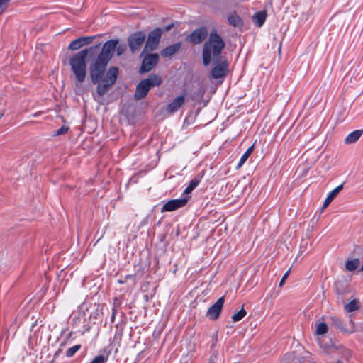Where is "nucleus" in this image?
<instances>
[{"label":"nucleus","mask_w":363,"mask_h":363,"mask_svg":"<svg viewBox=\"0 0 363 363\" xmlns=\"http://www.w3.org/2000/svg\"><path fill=\"white\" fill-rule=\"evenodd\" d=\"M211 69V76L215 79L225 77L228 74L229 64L226 60L219 61Z\"/></svg>","instance_id":"nucleus-11"},{"label":"nucleus","mask_w":363,"mask_h":363,"mask_svg":"<svg viewBox=\"0 0 363 363\" xmlns=\"http://www.w3.org/2000/svg\"><path fill=\"white\" fill-rule=\"evenodd\" d=\"M328 328L326 323H320L317 325L316 333L318 335H324L328 332Z\"/></svg>","instance_id":"nucleus-25"},{"label":"nucleus","mask_w":363,"mask_h":363,"mask_svg":"<svg viewBox=\"0 0 363 363\" xmlns=\"http://www.w3.org/2000/svg\"><path fill=\"white\" fill-rule=\"evenodd\" d=\"M253 150H254V145H252L250 147H248V149L246 150V152L242 155V156L241 157V158L237 165V167H236L237 169L240 168L245 163V162L249 158V157L250 156V155L252 154Z\"/></svg>","instance_id":"nucleus-20"},{"label":"nucleus","mask_w":363,"mask_h":363,"mask_svg":"<svg viewBox=\"0 0 363 363\" xmlns=\"http://www.w3.org/2000/svg\"><path fill=\"white\" fill-rule=\"evenodd\" d=\"M331 320V325L336 328H338L342 332L353 333L354 332V323L350 320V328H347V325L343 320L339 317L332 316L330 318Z\"/></svg>","instance_id":"nucleus-13"},{"label":"nucleus","mask_w":363,"mask_h":363,"mask_svg":"<svg viewBox=\"0 0 363 363\" xmlns=\"http://www.w3.org/2000/svg\"><path fill=\"white\" fill-rule=\"evenodd\" d=\"M11 0H0V13H3L8 7Z\"/></svg>","instance_id":"nucleus-29"},{"label":"nucleus","mask_w":363,"mask_h":363,"mask_svg":"<svg viewBox=\"0 0 363 363\" xmlns=\"http://www.w3.org/2000/svg\"><path fill=\"white\" fill-rule=\"evenodd\" d=\"M225 46V43L217 30L212 29L203 46V65L207 66L211 61L218 62L220 60V55Z\"/></svg>","instance_id":"nucleus-2"},{"label":"nucleus","mask_w":363,"mask_h":363,"mask_svg":"<svg viewBox=\"0 0 363 363\" xmlns=\"http://www.w3.org/2000/svg\"><path fill=\"white\" fill-rule=\"evenodd\" d=\"M162 83V77L157 74H151L147 79L141 80L135 87L134 99L136 101L144 99L154 87L160 86Z\"/></svg>","instance_id":"nucleus-4"},{"label":"nucleus","mask_w":363,"mask_h":363,"mask_svg":"<svg viewBox=\"0 0 363 363\" xmlns=\"http://www.w3.org/2000/svg\"><path fill=\"white\" fill-rule=\"evenodd\" d=\"M146 35L143 31L133 33L128 38V45L132 53L139 51L145 43Z\"/></svg>","instance_id":"nucleus-6"},{"label":"nucleus","mask_w":363,"mask_h":363,"mask_svg":"<svg viewBox=\"0 0 363 363\" xmlns=\"http://www.w3.org/2000/svg\"><path fill=\"white\" fill-rule=\"evenodd\" d=\"M181 47L182 43H176L163 49L161 52V55L163 57H170L178 52Z\"/></svg>","instance_id":"nucleus-15"},{"label":"nucleus","mask_w":363,"mask_h":363,"mask_svg":"<svg viewBox=\"0 0 363 363\" xmlns=\"http://www.w3.org/2000/svg\"><path fill=\"white\" fill-rule=\"evenodd\" d=\"M361 271H363V263H362V265L361 267Z\"/></svg>","instance_id":"nucleus-37"},{"label":"nucleus","mask_w":363,"mask_h":363,"mask_svg":"<svg viewBox=\"0 0 363 363\" xmlns=\"http://www.w3.org/2000/svg\"><path fill=\"white\" fill-rule=\"evenodd\" d=\"M99 45H96L89 48V49L82 50L70 57L69 65L73 74H74L76 80L79 84L83 83L86 79V58L88 55V53L99 48Z\"/></svg>","instance_id":"nucleus-3"},{"label":"nucleus","mask_w":363,"mask_h":363,"mask_svg":"<svg viewBox=\"0 0 363 363\" xmlns=\"http://www.w3.org/2000/svg\"><path fill=\"white\" fill-rule=\"evenodd\" d=\"M118 44V40L116 39L106 42L96 59L89 65L91 82L97 84L96 93L94 94V99L105 95L117 80L118 69L116 67H110L106 72V69Z\"/></svg>","instance_id":"nucleus-1"},{"label":"nucleus","mask_w":363,"mask_h":363,"mask_svg":"<svg viewBox=\"0 0 363 363\" xmlns=\"http://www.w3.org/2000/svg\"><path fill=\"white\" fill-rule=\"evenodd\" d=\"M95 38L94 36H84L72 40L69 45V49L71 50H77L83 45L89 44Z\"/></svg>","instance_id":"nucleus-14"},{"label":"nucleus","mask_w":363,"mask_h":363,"mask_svg":"<svg viewBox=\"0 0 363 363\" xmlns=\"http://www.w3.org/2000/svg\"><path fill=\"white\" fill-rule=\"evenodd\" d=\"M225 302L224 296L219 298L216 302L212 305L206 312V316L211 320H217L223 307Z\"/></svg>","instance_id":"nucleus-12"},{"label":"nucleus","mask_w":363,"mask_h":363,"mask_svg":"<svg viewBox=\"0 0 363 363\" xmlns=\"http://www.w3.org/2000/svg\"><path fill=\"white\" fill-rule=\"evenodd\" d=\"M125 49H126L125 44H121L118 47H116L118 55H122L125 52Z\"/></svg>","instance_id":"nucleus-30"},{"label":"nucleus","mask_w":363,"mask_h":363,"mask_svg":"<svg viewBox=\"0 0 363 363\" xmlns=\"http://www.w3.org/2000/svg\"><path fill=\"white\" fill-rule=\"evenodd\" d=\"M228 22L230 25L234 27L242 25V20L240 17L235 12L228 16Z\"/></svg>","instance_id":"nucleus-19"},{"label":"nucleus","mask_w":363,"mask_h":363,"mask_svg":"<svg viewBox=\"0 0 363 363\" xmlns=\"http://www.w3.org/2000/svg\"><path fill=\"white\" fill-rule=\"evenodd\" d=\"M107 360L103 355H98L94 357V359L90 363H105Z\"/></svg>","instance_id":"nucleus-28"},{"label":"nucleus","mask_w":363,"mask_h":363,"mask_svg":"<svg viewBox=\"0 0 363 363\" xmlns=\"http://www.w3.org/2000/svg\"><path fill=\"white\" fill-rule=\"evenodd\" d=\"M336 363H342L341 361H337Z\"/></svg>","instance_id":"nucleus-38"},{"label":"nucleus","mask_w":363,"mask_h":363,"mask_svg":"<svg viewBox=\"0 0 363 363\" xmlns=\"http://www.w3.org/2000/svg\"><path fill=\"white\" fill-rule=\"evenodd\" d=\"M363 133V130H357L350 133L345 139L346 144H351L357 142Z\"/></svg>","instance_id":"nucleus-18"},{"label":"nucleus","mask_w":363,"mask_h":363,"mask_svg":"<svg viewBox=\"0 0 363 363\" xmlns=\"http://www.w3.org/2000/svg\"><path fill=\"white\" fill-rule=\"evenodd\" d=\"M118 282H119L120 284H123V283L125 282V281H121V280H119V281H118Z\"/></svg>","instance_id":"nucleus-36"},{"label":"nucleus","mask_w":363,"mask_h":363,"mask_svg":"<svg viewBox=\"0 0 363 363\" xmlns=\"http://www.w3.org/2000/svg\"><path fill=\"white\" fill-rule=\"evenodd\" d=\"M218 335H217V333L214 335L213 337V341H212V345H211V347H215L216 343H217V341H218Z\"/></svg>","instance_id":"nucleus-32"},{"label":"nucleus","mask_w":363,"mask_h":363,"mask_svg":"<svg viewBox=\"0 0 363 363\" xmlns=\"http://www.w3.org/2000/svg\"><path fill=\"white\" fill-rule=\"evenodd\" d=\"M208 35L209 33L207 28L206 26H201L188 35L185 40L193 45H199L203 43Z\"/></svg>","instance_id":"nucleus-7"},{"label":"nucleus","mask_w":363,"mask_h":363,"mask_svg":"<svg viewBox=\"0 0 363 363\" xmlns=\"http://www.w3.org/2000/svg\"><path fill=\"white\" fill-rule=\"evenodd\" d=\"M69 130V127L66 125H62L60 128L57 129L54 134L55 136H58L61 135L65 134Z\"/></svg>","instance_id":"nucleus-27"},{"label":"nucleus","mask_w":363,"mask_h":363,"mask_svg":"<svg viewBox=\"0 0 363 363\" xmlns=\"http://www.w3.org/2000/svg\"><path fill=\"white\" fill-rule=\"evenodd\" d=\"M340 284H341V283H336V284H335L337 292L339 294H345V291H340V289H339V285Z\"/></svg>","instance_id":"nucleus-33"},{"label":"nucleus","mask_w":363,"mask_h":363,"mask_svg":"<svg viewBox=\"0 0 363 363\" xmlns=\"http://www.w3.org/2000/svg\"><path fill=\"white\" fill-rule=\"evenodd\" d=\"M134 278V276L132 275V274H130V275H127L125 277V279H133Z\"/></svg>","instance_id":"nucleus-35"},{"label":"nucleus","mask_w":363,"mask_h":363,"mask_svg":"<svg viewBox=\"0 0 363 363\" xmlns=\"http://www.w3.org/2000/svg\"><path fill=\"white\" fill-rule=\"evenodd\" d=\"M345 310L347 312H352L359 309L358 301L357 300H352L345 306Z\"/></svg>","instance_id":"nucleus-23"},{"label":"nucleus","mask_w":363,"mask_h":363,"mask_svg":"<svg viewBox=\"0 0 363 363\" xmlns=\"http://www.w3.org/2000/svg\"><path fill=\"white\" fill-rule=\"evenodd\" d=\"M290 273V270H288L284 274V276L282 277V279H281L280 282H279V286H282L283 284H284V281L285 280L287 279V277H289V274Z\"/></svg>","instance_id":"nucleus-31"},{"label":"nucleus","mask_w":363,"mask_h":363,"mask_svg":"<svg viewBox=\"0 0 363 363\" xmlns=\"http://www.w3.org/2000/svg\"><path fill=\"white\" fill-rule=\"evenodd\" d=\"M201 182V179L199 178H194L193 179L189 186L185 189L184 194H186V196H189V194L199 185V184Z\"/></svg>","instance_id":"nucleus-21"},{"label":"nucleus","mask_w":363,"mask_h":363,"mask_svg":"<svg viewBox=\"0 0 363 363\" xmlns=\"http://www.w3.org/2000/svg\"><path fill=\"white\" fill-rule=\"evenodd\" d=\"M247 315L246 311L242 307L238 312L235 313L232 316V320L233 322H238L242 320Z\"/></svg>","instance_id":"nucleus-24"},{"label":"nucleus","mask_w":363,"mask_h":363,"mask_svg":"<svg viewBox=\"0 0 363 363\" xmlns=\"http://www.w3.org/2000/svg\"><path fill=\"white\" fill-rule=\"evenodd\" d=\"M81 348V345H75L74 346H72V347L69 348L67 350V352H66V356L67 357H73L75 353Z\"/></svg>","instance_id":"nucleus-26"},{"label":"nucleus","mask_w":363,"mask_h":363,"mask_svg":"<svg viewBox=\"0 0 363 363\" xmlns=\"http://www.w3.org/2000/svg\"><path fill=\"white\" fill-rule=\"evenodd\" d=\"M342 189L343 184H340L336 188H335L331 192H330V194L328 195L327 198L325 199L323 202L322 208H325Z\"/></svg>","instance_id":"nucleus-16"},{"label":"nucleus","mask_w":363,"mask_h":363,"mask_svg":"<svg viewBox=\"0 0 363 363\" xmlns=\"http://www.w3.org/2000/svg\"><path fill=\"white\" fill-rule=\"evenodd\" d=\"M141 57H143L140 68L141 73L148 72L152 70L159 61V55L156 53L150 54L147 52Z\"/></svg>","instance_id":"nucleus-8"},{"label":"nucleus","mask_w":363,"mask_h":363,"mask_svg":"<svg viewBox=\"0 0 363 363\" xmlns=\"http://www.w3.org/2000/svg\"><path fill=\"white\" fill-rule=\"evenodd\" d=\"M186 102V94L175 97L166 106L165 111L168 114H174L177 112Z\"/></svg>","instance_id":"nucleus-10"},{"label":"nucleus","mask_w":363,"mask_h":363,"mask_svg":"<svg viewBox=\"0 0 363 363\" xmlns=\"http://www.w3.org/2000/svg\"><path fill=\"white\" fill-rule=\"evenodd\" d=\"M266 18L267 12L265 11H258L254 14L252 21L258 27H261L264 23Z\"/></svg>","instance_id":"nucleus-17"},{"label":"nucleus","mask_w":363,"mask_h":363,"mask_svg":"<svg viewBox=\"0 0 363 363\" xmlns=\"http://www.w3.org/2000/svg\"><path fill=\"white\" fill-rule=\"evenodd\" d=\"M359 264V260L358 259H353L346 261L345 266L347 271L352 272L358 267Z\"/></svg>","instance_id":"nucleus-22"},{"label":"nucleus","mask_w":363,"mask_h":363,"mask_svg":"<svg viewBox=\"0 0 363 363\" xmlns=\"http://www.w3.org/2000/svg\"><path fill=\"white\" fill-rule=\"evenodd\" d=\"M116 314V308H113V310H112V315H111V322L112 323L114 322Z\"/></svg>","instance_id":"nucleus-34"},{"label":"nucleus","mask_w":363,"mask_h":363,"mask_svg":"<svg viewBox=\"0 0 363 363\" xmlns=\"http://www.w3.org/2000/svg\"><path fill=\"white\" fill-rule=\"evenodd\" d=\"M313 363H315V362H313Z\"/></svg>","instance_id":"nucleus-39"},{"label":"nucleus","mask_w":363,"mask_h":363,"mask_svg":"<svg viewBox=\"0 0 363 363\" xmlns=\"http://www.w3.org/2000/svg\"><path fill=\"white\" fill-rule=\"evenodd\" d=\"M174 27V23H170L163 28H156L148 34L147 39L145 42V47L141 52V56L145 53L156 50L160 42L162 34L168 32Z\"/></svg>","instance_id":"nucleus-5"},{"label":"nucleus","mask_w":363,"mask_h":363,"mask_svg":"<svg viewBox=\"0 0 363 363\" xmlns=\"http://www.w3.org/2000/svg\"><path fill=\"white\" fill-rule=\"evenodd\" d=\"M190 197V196H185L182 199L169 200L166 203L164 204L161 209V211H173L179 208H182L187 203Z\"/></svg>","instance_id":"nucleus-9"}]
</instances>
